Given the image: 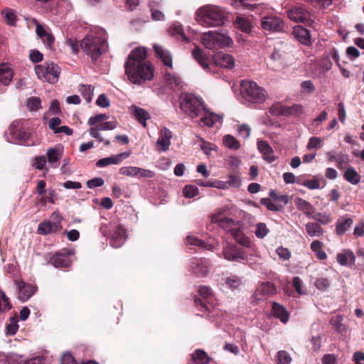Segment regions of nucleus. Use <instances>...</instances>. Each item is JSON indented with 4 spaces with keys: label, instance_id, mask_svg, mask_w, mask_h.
Returning a JSON list of instances; mask_svg holds the SVG:
<instances>
[{
    "label": "nucleus",
    "instance_id": "obj_1",
    "mask_svg": "<svg viewBox=\"0 0 364 364\" xmlns=\"http://www.w3.org/2000/svg\"><path fill=\"white\" fill-rule=\"evenodd\" d=\"M146 58V50L141 47L133 50L129 55L124 68L125 74L132 83L142 85L154 77V68Z\"/></svg>",
    "mask_w": 364,
    "mask_h": 364
},
{
    "label": "nucleus",
    "instance_id": "obj_2",
    "mask_svg": "<svg viewBox=\"0 0 364 364\" xmlns=\"http://www.w3.org/2000/svg\"><path fill=\"white\" fill-rule=\"evenodd\" d=\"M100 33H90L81 41L79 44L75 38H68L66 43L69 46L73 53H77L80 48L90 56L92 60H97L102 53L108 49L107 42Z\"/></svg>",
    "mask_w": 364,
    "mask_h": 364
},
{
    "label": "nucleus",
    "instance_id": "obj_3",
    "mask_svg": "<svg viewBox=\"0 0 364 364\" xmlns=\"http://www.w3.org/2000/svg\"><path fill=\"white\" fill-rule=\"evenodd\" d=\"M225 11L215 5H206L196 12V21L205 26H219L224 23Z\"/></svg>",
    "mask_w": 364,
    "mask_h": 364
},
{
    "label": "nucleus",
    "instance_id": "obj_4",
    "mask_svg": "<svg viewBox=\"0 0 364 364\" xmlns=\"http://www.w3.org/2000/svg\"><path fill=\"white\" fill-rule=\"evenodd\" d=\"M201 44L210 50H216L225 47H231L233 44L232 38L226 32L208 31L202 33Z\"/></svg>",
    "mask_w": 364,
    "mask_h": 364
},
{
    "label": "nucleus",
    "instance_id": "obj_5",
    "mask_svg": "<svg viewBox=\"0 0 364 364\" xmlns=\"http://www.w3.org/2000/svg\"><path fill=\"white\" fill-rule=\"evenodd\" d=\"M240 95L243 100L251 103H262L267 97L265 90L250 80L241 81Z\"/></svg>",
    "mask_w": 364,
    "mask_h": 364
},
{
    "label": "nucleus",
    "instance_id": "obj_6",
    "mask_svg": "<svg viewBox=\"0 0 364 364\" xmlns=\"http://www.w3.org/2000/svg\"><path fill=\"white\" fill-rule=\"evenodd\" d=\"M35 72L41 80L54 84L58 81L60 68L53 62H46L36 65Z\"/></svg>",
    "mask_w": 364,
    "mask_h": 364
},
{
    "label": "nucleus",
    "instance_id": "obj_7",
    "mask_svg": "<svg viewBox=\"0 0 364 364\" xmlns=\"http://www.w3.org/2000/svg\"><path fill=\"white\" fill-rule=\"evenodd\" d=\"M205 107L202 99L193 94L183 95V114L191 119L200 117Z\"/></svg>",
    "mask_w": 364,
    "mask_h": 364
},
{
    "label": "nucleus",
    "instance_id": "obj_8",
    "mask_svg": "<svg viewBox=\"0 0 364 364\" xmlns=\"http://www.w3.org/2000/svg\"><path fill=\"white\" fill-rule=\"evenodd\" d=\"M62 217L58 212H54L50 216V220L41 223L38 227V233L48 235L60 231L62 229Z\"/></svg>",
    "mask_w": 364,
    "mask_h": 364
},
{
    "label": "nucleus",
    "instance_id": "obj_9",
    "mask_svg": "<svg viewBox=\"0 0 364 364\" xmlns=\"http://www.w3.org/2000/svg\"><path fill=\"white\" fill-rule=\"evenodd\" d=\"M287 15L291 21L301 23L306 26H311L314 21L311 13L301 6H294L287 11Z\"/></svg>",
    "mask_w": 364,
    "mask_h": 364
},
{
    "label": "nucleus",
    "instance_id": "obj_10",
    "mask_svg": "<svg viewBox=\"0 0 364 364\" xmlns=\"http://www.w3.org/2000/svg\"><path fill=\"white\" fill-rule=\"evenodd\" d=\"M261 26L266 31L280 32L284 29V23L275 16H264L261 18Z\"/></svg>",
    "mask_w": 364,
    "mask_h": 364
},
{
    "label": "nucleus",
    "instance_id": "obj_11",
    "mask_svg": "<svg viewBox=\"0 0 364 364\" xmlns=\"http://www.w3.org/2000/svg\"><path fill=\"white\" fill-rule=\"evenodd\" d=\"M200 116V119L198 121V125L201 127H213L217 125H221L223 122V117L221 115L215 114L205 108L203 110Z\"/></svg>",
    "mask_w": 364,
    "mask_h": 364
},
{
    "label": "nucleus",
    "instance_id": "obj_12",
    "mask_svg": "<svg viewBox=\"0 0 364 364\" xmlns=\"http://www.w3.org/2000/svg\"><path fill=\"white\" fill-rule=\"evenodd\" d=\"M223 256L227 260L238 262H242L247 259V255L242 250L229 244L224 246Z\"/></svg>",
    "mask_w": 364,
    "mask_h": 364
},
{
    "label": "nucleus",
    "instance_id": "obj_13",
    "mask_svg": "<svg viewBox=\"0 0 364 364\" xmlns=\"http://www.w3.org/2000/svg\"><path fill=\"white\" fill-rule=\"evenodd\" d=\"M216 65L227 69H232L235 67V59L232 55L223 53H218L213 58Z\"/></svg>",
    "mask_w": 364,
    "mask_h": 364
},
{
    "label": "nucleus",
    "instance_id": "obj_14",
    "mask_svg": "<svg viewBox=\"0 0 364 364\" xmlns=\"http://www.w3.org/2000/svg\"><path fill=\"white\" fill-rule=\"evenodd\" d=\"M171 137V132L166 127H164L160 131L159 137L156 141V149L159 151H163L168 150L171 144L170 140Z\"/></svg>",
    "mask_w": 364,
    "mask_h": 364
},
{
    "label": "nucleus",
    "instance_id": "obj_15",
    "mask_svg": "<svg viewBox=\"0 0 364 364\" xmlns=\"http://www.w3.org/2000/svg\"><path fill=\"white\" fill-rule=\"evenodd\" d=\"M130 155V152H122L117 155L106 157L98 160L96 163L97 167L102 168L111 164H119L122 160L127 159Z\"/></svg>",
    "mask_w": 364,
    "mask_h": 364
},
{
    "label": "nucleus",
    "instance_id": "obj_16",
    "mask_svg": "<svg viewBox=\"0 0 364 364\" xmlns=\"http://www.w3.org/2000/svg\"><path fill=\"white\" fill-rule=\"evenodd\" d=\"M292 34L301 44L308 46L311 45V34L306 28L299 26H294Z\"/></svg>",
    "mask_w": 364,
    "mask_h": 364
},
{
    "label": "nucleus",
    "instance_id": "obj_17",
    "mask_svg": "<svg viewBox=\"0 0 364 364\" xmlns=\"http://www.w3.org/2000/svg\"><path fill=\"white\" fill-rule=\"evenodd\" d=\"M213 223H217L221 228L227 232L233 233L236 230L239 229L240 223L239 220H235L229 217H225L221 219H215Z\"/></svg>",
    "mask_w": 364,
    "mask_h": 364
},
{
    "label": "nucleus",
    "instance_id": "obj_18",
    "mask_svg": "<svg viewBox=\"0 0 364 364\" xmlns=\"http://www.w3.org/2000/svg\"><path fill=\"white\" fill-rule=\"evenodd\" d=\"M63 148L60 146L49 148L47 150L46 154L48 161L52 168H57L58 166V161L63 156Z\"/></svg>",
    "mask_w": 364,
    "mask_h": 364
},
{
    "label": "nucleus",
    "instance_id": "obj_19",
    "mask_svg": "<svg viewBox=\"0 0 364 364\" xmlns=\"http://www.w3.org/2000/svg\"><path fill=\"white\" fill-rule=\"evenodd\" d=\"M16 283L19 291L18 298L22 301L29 299L36 291V287L31 284H26L23 282H16Z\"/></svg>",
    "mask_w": 364,
    "mask_h": 364
},
{
    "label": "nucleus",
    "instance_id": "obj_20",
    "mask_svg": "<svg viewBox=\"0 0 364 364\" xmlns=\"http://www.w3.org/2000/svg\"><path fill=\"white\" fill-rule=\"evenodd\" d=\"M257 148L267 162L272 163L276 160V157L273 154V149L267 141L259 140L257 141Z\"/></svg>",
    "mask_w": 364,
    "mask_h": 364
},
{
    "label": "nucleus",
    "instance_id": "obj_21",
    "mask_svg": "<svg viewBox=\"0 0 364 364\" xmlns=\"http://www.w3.org/2000/svg\"><path fill=\"white\" fill-rule=\"evenodd\" d=\"M153 48L157 57L168 68H172V56L169 51L159 44H154Z\"/></svg>",
    "mask_w": 364,
    "mask_h": 364
},
{
    "label": "nucleus",
    "instance_id": "obj_22",
    "mask_svg": "<svg viewBox=\"0 0 364 364\" xmlns=\"http://www.w3.org/2000/svg\"><path fill=\"white\" fill-rule=\"evenodd\" d=\"M236 210V208L233 204L229 203L215 210V213L211 215V222H214L215 219H221L225 217L232 215Z\"/></svg>",
    "mask_w": 364,
    "mask_h": 364
},
{
    "label": "nucleus",
    "instance_id": "obj_23",
    "mask_svg": "<svg viewBox=\"0 0 364 364\" xmlns=\"http://www.w3.org/2000/svg\"><path fill=\"white\" fill-rule=\"evenodd\" d=\"M127 238L126 230L122 226H117L112 235L111 245L113 247H120Z\"/></svg>",
    "mask_w": 364,
    "mask_h": 364
},
{
    "label": "nucleus",
    "instance_id": "obj_24",
    "mask_svg": "<svg viewBox=\"0 0 364 364\" xmlns=\"http://www.w3.org/2000/svg\"><path fill=\"white\" fill-rule=\"evenodd\" d=\"M14 73L7 63L0 65V83L4 85H9L12 80Z\"/></svg>",
    "mask_w": 364,
    "mask_h": 364
},
{
    "label": "nucleus",
    "instance_id": "obj_25",
    "mask_svg": "<svg viewBox=\"0 0 364 364\" xmlns=\"http://www.w3.org/2000/svg\"><path fill=\"white\" fill-rule=\"evenodd\" d=\"M49 262L56 268L68 267L71 263L68 257L61 253H56L53 255Z\"/></svg>",
    "mask_w": 364,
    "mask_h": 364
},
{
    "label": "nucleus",
    "instance_id": "obj_26",
    "mask_svg": "<svg viewBox=\"0 0 364 364\" xmlns=\"http://www.w3.org/2000/svg\"><path fill=\"white\" fill-rule=\"evenodd\" d=\"M272 312L273 315L282 323H286L289 321V315L283 306L275 302L273 303Z\"/></svg>",
    "mask_w": 364,
    "mask_h": 364
},
{
    "label": "nucleus",
    "instance_id": "obj_27",
    "mask_svg": "<svg viewBox=\"0 0 364 364\" xmlns=\"http://www.w3.org/2000/svg\"><path fill=\"white\" fill-rule=\"evenodd\" d=\"M343 178L352 185H357L360 183L361 176L353 166L348 167L344 173Z\"/></svg>",
    "mask_w": 364,
    "mask_h": 364
},
{
    "label": "nucleus",
    "instance_id": "obj_28",
    "mask_svg": "<svg viewBox=\"0 0 364 364\" xmlns=\"http://www.w3.org/2000/svg\"><path fill=\"white\" fill-rule=\"evenodd\" d=\"M355 257L353 252L347 251L337 255V261L341 265H352L355 263Z\"/></svg>",
    "mask_w": 364,
    "mask_h": 364
},
{
    "label": "nucleus",
    "instance_id": "obj_29",
    "mask_svg": "<svg viewBox=\"0 0 364 364\" xmlns=\"http://www.w3.org/2000/svg\"><path fill=\"white\" fill-rule=\"evenodd\" d=\"M192 55L203 68H208V58L204 55L203 51L201 48L196 47L195 49H193L192 51Z\"/></svg>",
    "mask_w": 364,
    "mask_h": 364
},
{
    "label": "nucleus",
    "instance_id": "obj_30",
    "mask_svg": "<svg viewBox=\"0 0 364 364\" xmlns=\"http://www.w3.org/2000/svg\"><path fill=\"white\" fill-rule=\"evenodd\" d=\"M13 138L18 140L20 143L27 145L33 146L36 143L31 141V134L23 129H19L15 135H12Z\"/></svg>",
    "mask_w": 364,
    "mask_h": 364
},
{
    "label": "nucleus",
    "instance_id": "obj_31",
    "mask_svg": "<svg viewBox=\"0 0 364 364\" xmlns=\"http://www.w3.org/2000/svg\"><path fill=\"white\" fill-rule=\"evenodd\" d=\"M186 242L189 245L200 247L207 250L213 251L215 250L214 245L212 244H207L193 235L187 236Z\"/></svg>",
    "mask_w": 364,
    "mask_h": 364
},
{
    "label": "nucleus",
    "instance_id": "obj_32",
    "mask_svg": "<svg viewBox=\"0 0 364 364\" xmlns=\"http://www.w3.org/2000/svg\"><path fill=\"white\" fill-rule=\"evenodd\" d=\"M306 230L310 237H321L324 233L323 229L316 223H308Z\"/></svg>",
    "mask_w": 364,
    "mask_h": 364
},
{
    "label": "nucleus",
    "instance_id": "obj_33",
    "mask_svg": "<svg viewBox=\"0 0 364 364\" xmlns=\"http://www.w3.org/2000/svg\"><path fill=\"white\" fill-rule=\"evenodd\" d=\"M192 360L195 364H208L210 358L208 354L202 350H196L191 355Z\"/></svg>",
    "mask_w": 364,
    "mask_h": 364
},
{
    "label": "nucleus",
    "instance_id": "obj_34",
    "mask_svg": "<svg viewBox=\"0 0 364 364\" xmlns=\"http://www.w3.org/2000/svg\"><path fill=\"white\" fill-rule=\"evenodd\" d=\"M131 108L134 110L136 119L141 123L144 127H146V121L149 118V114L145 109L134 105L132 106Z\"/></svg>",
    "mask_w": 364,
    "mask_h": 364
},
{
    "label": "nucleus",
    "instance_id": "obj_35",
    "mask_svg": "<svg viewBox=\"0 0 364 364\" xmlns=\"http://www.w3.org/2000/svg\"><path fill=\"white\" fill-rule=\"evenodd\" d=\"M353 224V220L350 218L339 219L336 223V232L338 235H343Z\"/></svg>",
    "mask_w": 364,
    "mask_h": 364
},
{
    "label": "nucleus",
    "instance_id": "obj_36",
    "mask_svg": "<svg viewBox=\"0 0 364 364\" xmlns=\"http://www.w3.org/2000/svg\"><path fill=\"white\" fill-rule=\"evenodd\" d=\"M242 284L241 278L235 275L228 277L225 280V287L232 291L237 289Z\"/></svg>",
    "mask_w": 364,
    "mask_h": 364
},
{
    "label": "nucleus",
    "instance_id": "obj_37",
    "mask_svg": "<svg viewBox=\"0 0 364 364\" xmlns=\"http://www.w3.org/2000/svg\"><path fill=\"white\" fill-rule=\"evenodd\" d=\"M79 91L87 103L92 101L94 87L90 85H81Z\"/></svg>",
    "mask_w": 364,
    "mask_h": 364
},
{
    "label": "nucleus",
    "instance_id": "obj_38",
    "mask_svg": "<svg viewBox=\"0 0 364 364\" xmlns=\"http://www.w3.org/2000/svg\"><path fill=\"white\" fill-rule=\"evenodd\" d=\"M237 28L242 31L249 33L252 31V25L245 18L242 16H237L235 21Z\"/></svg>",
    "mask_w": 364,
    "mask_h": 364
},
{
    "label": "nucleus",
    "instance_id": "obj_39",
    "mask_svg": "<svg viewBox=\"0 0 364 364\" xmlns=\"http://www.w3.org/2000/svg\"><path fill=\"white\" fill-rule=\"evenodd\" d=\"M232 235L234 236V238L237 242H238L240 245L250 247L251 246V241L250 239L245 236L241 231L239 230V229L236 230Z\"/></svg>",
    "mask_w": 364,
    "mask_h": 364
},
{
    "label": "nucleus",
    "instance_id": "obj_40",
    "mask_svg": "<svg viewBox=\"0 0 364 364\" xmlns=\"http://www.w3.org/2000/svg\"><path fill=\"white\" fill-rule=\"evenodd\" d=\"M159 3L156 1H151L149 4L152 19L154 21H165V15L161 11L156 9Z\"/></svg>",
    "mask_w": 364,
    "mask_h": 364
},
{
    "label": "nucleus",
    "instance_id": "obj_41",
    "mask_svg": "<svg viewBox=\"0 0 364 364\" xmlns=\"http://www.w3.org/2000/svg\"><path fill=\"white\" fill-rule=\"evenodd\" d=\"M2 15L6 23L10 26H14L16 21V15L14 11L9 8H5L2 11Z\"/></svg>",
    "mask_w": 364,
    "mask_h": 364
},
{
    "label": "nucleus",
    "instance_id": "obj_42",
    "mask_svg": "<svg viewBox=\"0 0 364 364\" xmlns=\"http://www.w3.org/2000/svg\"><path fill=\"white\" fill-rule=\"evenodd\" d=\"M165 80L166 84L171 86V88H176L178 90H181L180 79L177 78L175 75L167 73L165 76Z\"/></svg>",
    "mask_w": 364,
    "mask_h": 364
},
{
    "label": "nucleus",
    "instance_id": "obj_43",
    "mask_svg": "<svg viewBox=\"0 0 364 364\" xmlns=\"http://www.w3.org/2000/svg\"><path fill=\"white\" fill-rule=\"evenodd\" d=\"M224 144L230 149L237 150L240 148V142L231 135H225L223 137Z\"/></svg>",
    "mask_w": 364,
    "mask_h": 364
},
{
    "label": "nucleus",
    "instance_id": "obj_44",
    "mask_svg": "<svg viewBox=\"0 0 364 364\" xmlns=\"http://www.w3.org/2000/svg\"><path fill=\"white\" fill-rule=\"evenodd\" d=\"M26 106L31 112H36L41 107V99L38 97H31L27 100Z\"/></svg>",
    "mask_w": 364,
    "mask_h": 364
},
{
    "label": "nucleus",
    "instance_id": "obj_45",
    "mask_svg": "<svg viewBox=\"0 0 364 364\" xmlns=\"http://www.w3.org/2000/svg\"><path fill=\"white\" fill-rule=\"evenodd\" d=\"M303 112V106L301 105H293L291 107H288L285 111L277 112V114H292L299 115Z\"/></svg>",
    "mask_w": 364,
    "mask_h": 364
},
{
    "label": "nucleus",
    "instance_id": "obj_46",
    "mask_svg": "<svg viewBox=\"0 0 364 364\" xmlns=\"http://www.w3.org/2000/svg\"><path fill=\"white\" fill-rule=\"evenodd\" d=\"M291 357L289 353L285 350H279L277 354V364H290L291 362Z\"/></svg>",
    "mask_w": 364,
    "mask_h": 364
},
{
    "label": "nucleus",
    "instance_id": "obj_47",
    "mask_svg": "<svg viewBox=\"0 0 364 364\" xmlns=\"http://www.w3.org/2000/svg\"><path fill=\"white\" fill-rule=\"evenodd\" d=\"M330 323L338 333L342 332L345 328L343 325V318L341 316L338 315L332 317L331 318Z\"/></svg>",
    "mask_w": 364,
    "mask_h": 364
},
{
    "label": "nucleus",
    "instance_id": "obj_48",
    "mask_svg": "<svg viewBox=\"0 0 364 364\" xmlns=\"http://www.w3.org/2000/svg\"><path fill=\"white\" fill-rule=\"evenodd\" d=\"M11 308L8 297L0 290V313L9 311Z\"/></svg>",
    "mask_w": 364,
    "mask_h": 364
},
{
    "label": "nucleus",
    "instance_id": "obj_49",
    "mask_svg": "<svg viewBox=\"0 0 364 364\" xmlns=\"http://www.w3.org/2000/svg\"><path fill=\"white\" fill-rule=\"evenodd\" d=\"M88 132H89L90 135L92 137L97 139L99 140V141H100V142H104L105 146H109V144H110L109 140L104 139L102 137L101 134L100 133V130L98 129V128L96 126L91 127Z\"/></svg>",
    "mask_w": 364,
    "mask_h": 364
},
{
    "label": "nucleus",
    "instance_id": "obj_50",
    "mask_svg": "<svg viewBox=\"0 0 364 364\" xmlns=\"http://www.w3.org/2000/svg\"><path fill=\"white\" fill-rule=\"evenodd\" d=\"M138 167L136 166H123L119 169V173L124 176L136 177L137 176Z\"/></svg>",
    "mask_w": 364,
    "mask_h": 364
},
{
    "label": "nucleus",
    "instance_id": "obj_51",
    "mask_svg": "<svg viewBox=\"0 0 364 364\" xmlns=\"http://www.w3.org/2000/svg\"><path fill=\"white\" fill-rule=\"evenodd\" d=\"M315 90V86L311 80H305L301 83V92L302 93L312 94Z\"/></svg>",
    "mask_w": 364,
    "mask_h": 364
},
{
    "label": "nucleus",
    "instance_id": "obj_52",
    "mask_svg": "<svg viewBox=\"0 0 364 364\" xmlns=\"http://www.w3.org/2000/svg\"><path fill=\"white\" fill-rule=\"evenodd\" d=\"M57 198V193L53 189H49L47 193L41 198V203L45 205L46 203H55V198Z\"/></svg>",
    "mask_w": 364,
    "mask_h": 364
},
{
    "label": "nucleus",
    "instance_id": "obj_53",
    "mask_svg": "<svg viewBox=\"0 0 364 364\" xmlns=\"http://www.w3.org/2000/svg\"><path fill=\"white\" fill-rule=\"evenodd\" d=\"M198 194V188L193 185H188L183 188V196L186 198H193Z\"/></svg>",
    "mask_w": 364,
    "mask_h": 364
},
{
    "label": "nucleus",
    "instance_id": "obj_54",
    "mask_svg": "<svg viewBox=\"0 0 364 364\" xmlns=\"http://www.w3.org/2000/svg\"><path fill=\"white\" fill-rule=\"evenodd\" d=\"M198 141L200 142V146L201 149L207 155L210 154V151L212 150H214L216 147L215 145L210 142L205 141L201 137H198Z\"/></svg>",
    "mask_w": 364,
    "mask_h": 364
},
{
    "label": "nucleus",
    "instance_id": "obj_55",
    "mask_svg": "<svg viewBox=\"0 0 364 364\" xmlns=\"http://www.w3.org/2000/svg\"><path fill=\"white\" fill-rule=\"evenodd\" d=\"M269 232V229L267 228L265 223H259L257 225L255 230V235L258 238H264Z\"/></svg>",
    "mask_w": 364,
    "mask_h": 364
},
{
    "label": "nucleus",
    "instance_id": "obj_56",
    "mask_svg": "<svg viewBox=\"0 0 364 364\" xmlns=\"http://www.w3.org/2000/svg\"><path fill=\"white\" fill-rule=\"evenodd\" d=\"M96 127L100 131L112 130L117 128V122L116 121L105 122L102 123H99L96 125Z\"/></svg>",
    "mask_w": 364,
    "mask_h": 364
},
{
    "label": "nucleus",
    "instance_id": "obj_57",
    "mask_svg": "<svg viewBox=\"0 0 364 364\" xmlns=\"http://www.w3.org/2000/svg\"><path fill=\"white\" fill-rule=\"evenodd\" d=\"M108 119L107 115L105 114H99L95 116L90 117L88 124L92 126H96L99 123H102L105 120Z\"/></svg>",
    "mask_w": 364,
    "mask_h": 364
},
{
    "label": "nucleus",
    "instance_id": "obj_58",
    "mask_svg": "<svg viewBox=\"0 0 364 364\" xmlns=\"http://www.w3.org/2000/svg\"><path fill=\"white\" fill-rule=\"evenodd\" d=\"M330 282L326 278H318L315 282V286L321 291H326L330 287Z\"/></svg>",
    "mask_w": 364,
    "mask_h": 364
},
{
    "label": "nucleus",
    "instance_id": "obj_59",
    "mask_svg": "<svg viewBox=\"0 0 364 364\" xmlns=\"http://www.w3.org/2000/svg\"><path fill=\"white\" fill-rule=\"evenodd\" d=\"M18 328V326L17 324V320L15 318H11L10 319V323L6 326V333L8 335H14Z\"/></svg>",
    "mask_w": 364,
    "mask_h": 364
},
{
    "label": "nucleus",
    "instance_id": "obj_60",
    "mask_svg": "<svg viewBox=\"0 0 364 364\" xmlns=\"http://www.w3.org/2000/svg\"><path fill=\"white\" fill-rule=\"evenodd\" d=\"M293 286L298 294L300 295L306 294V291L302 289V281L299 277L293 278Z\"/></svg>",
    "mask_w": 364,
    "mask_h": 364
},
{
    "label": "nucleus",
    "instance_id": "obj_61",
    "mask_svg": "<svg viewBox=\"0 0 364 364\" xmlns=\"http://www.w3.org/2000/svg\"><path fill=\"white\" fill-rule=\"evenodd\" d=\"M232 5L236 9H253L255 8L254 4L246 3L245 0H234Z\"/></svg>",
    "mask_w": 364,
    "mask_h": 364
},
{
    "label": "nucleus",
    "instance_id": "obj_62",
    "mask_svg": "<svg viewBox=\"0 0 364 364\" xmlns=\"http://www.w3.org/2000/svg\"><path fill=\"white\" fill-rule=\"evenodd\" d=\"M228 187L232 186L237 188L241 185V179L238 176L236 175H230L228 176V180L226 182Z\"/></svg>",
    "mask_w": 364,
    "mask_h": 364
},
{
    "label": "nucleus",
    "instance_id": "obj_63",
    "mask_svg": "<svg viewBox=\"0 0 364 364\" xmlns=\"http://www.w3.org/2000/svg\"><path fill=\"white\" fill-rule=\"evenodd\" d=\"M295 204L301 210H308L311 208L309 202L300 198H295Z\"/></svg>",
    "mask_w": 364,
    "mask_h": 364
},
{
    "label": "nucleus",
    "instance_id": "obj_64",
    "mask_svg": "<svg viewBox=\"0 0 364 364\" xmlns=\"http://www.w3.org/2000/svg\"><path fill=\"white\" fill-rule=\"evenodd\" d=\"M60 364H77L70 353H65L60 358Z\"/></svg>",
    "mask_w": 364,
    "mask_h": 364
}]
</instances>
